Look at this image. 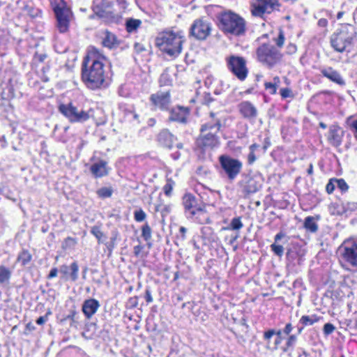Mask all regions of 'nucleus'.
<instances>
[{"mask_svg": "<svg viewBox=\"0 0 357 357\" xmlns=\"http://www.w3.org/2000/svg\"><path fill=\"white\" fill-rule=\"evenodd\" d=\"M50 3L56 19V26L60 33L68 30L73 13L64 0H51Z\"/></svg>", "mask_w": 357, "mask_h": 357, "instance_id": "0eeeda50", "label": "nucleus"}, {"mask_svg": "<svg viewBox=\"0 0 357 357\" xmlns=\"http://www.w3.org/2000/svg\"><path fill=\"white\" fill-rule=\"evenodd\" d=\"M228 68L235 75L238 79L243 81L248 75L245 60L238 56H231L227 59Z\"/></svg>", "mask_w": 357, "mask_h": 357, "instance_id": "f8f14e48", "label": "nucleus"}, {"mask_svg": "<svg viewBox=\"0 0 357 357\" xmlns=\"http://www.w3.org/2000/svg\"><path fill=\"white\" fill-rule=\"evenodd\" d=\"M70 273L69 274V279L75 282L78 278V273H79V266L77 262H73L71 264L70 266Z\"/></svg>", "mask_w": 357, "mask_h": 357, "instance_id": "2f4dec72", "label": "nucleus"}, {"mask_svg": "<svg viewBox=\"0 0 357 357\" xmlns=\"http://www.w3.org/2000/svg\"><path fill=\"white\" fill-rule=\"evenodd\" d=\"M343 259L353 266H357V243L351 242L343 246Z\"/></svg>", "mask_w": 357, "mask_h": 357, "instance_id": "2eb2a0df", "label": "nucleus"}, {"mask_svg": "<svg viewBox=\"0 0 357 357\" xmlns=\"http://www.w3.org/2000/svg\"><path fill=\"white\" fill-rule=\"evenodd\" d=\"M135 49L137 52H140L144 50V48L142 47V45L138 43L135 45Z\"/></svg>", "mask_w": 357, "mask_h": 357, "instance_id": "338daca9", "label": "nucleus"}, {"mask_svg": "<svg viewBox=\"0 0 357 357\" xmlns=\"http://www.w3.org/2000/svg\"><path fill=\"white\" fill-rule=\"evenodd\" d=\"M142 24V21L137 19L130 18L126 20V30L129 33L134 32Z\"/></svg>", "mask_w": 357, "mask_h": 357, "instance_id": "393cba45", "label": "nucleus"}, {"mask_svg": "<svg viewBox=\"0 0 357 357\" xmlns=\"http://www.w3.org/2000/svg\"><path fill=\"white\" fill-rule=\"evenodd\" d=\"M187 231V229L184 227H181L179 228V232L181 234V238L183 240L185 238V233Z\"/></svg>", "mask_w": 357, "mask_h": 357, "instance_id": "13d9d810", "label": "nucleus"}, {"mask_svg": "<svg viewBox=\"0 0 357 357\" xmlns=\"http://www.w3.org/2000/svg\"><path fill=\"white\" fill-rule=\"evenodd\" d=\"M318 321L316 316H307L303 315L299 320V323L303 325V326H312Z\"/></svg>", "mask_w": 357, "mask_h": 357, "instance_id": "7c9ffc66", "label": "nucleus"}, {"mask_svg": "<svg viewBox=\"0 0 357 357\" xmlns=\"http://www.w3.org/2000/svg\"><path fill=\"white\" fill-rule=\"evenodd\" d=\"M260 188L261 185L253 178H250L243 186V192L245 195H248L257 192Z\"/></svg>", "mask_w": 357, "mask_h": 357, "instance_id": "5701e85b", "label": "nucleus"}, {"mask_svg": "<svg viewBox=\"0 0 357 357\" xmlns=\"http://www.w3.org/2000/svg\"><path fill=\"white\" fill-rule=\"evenodd\" d=\"M145 299L147 303H150L153 302V298L151 294V291L149 289H146L145 293Z\"/></svg>", "mask_w": 357, "mask_h": 357, "instance_id": "5fc2aeb1", "label": "nucleus"}, {"mask_svg": "<svg viewBox=\"0 0 357 357\" xmlns=\"http://www.w3.org/2000/svg\"><path fill=\"white\" fill-rule=\"evenodd\" d=\"M321 74L324 77L328 78L331 82L341 86H344L346 84V82L343 77L341 76L339 72L334 70L331 67H328L321 70Z\"/></svg>", "mask_w": 357, "mask_h": 357, "instance_id": "a211bd4d", "label": "nucleus"}, {"mask_svg": "<svg viewBox=\"0 0 357 357\" xmlns=\"http://www.w3.org/2000/svg\"><path fill=\"white\" fill-rule=\"evenodd\" d=\"M59 111L67 118L70 123H84L90 118L89 111L79 109L71 102L60 105Z\"/></svg>", "mask_w": 357, "mask_h": 357, "instance_id": "1a4fd4ad", "label": "nucleus"}, {"mask_svg": "<svg viewBox=\"0 0 357 357\" xmlns=\"http://www.w3.org/2000/svg\"><path fill=\"white\" fill-rule=\"evenodd\" d=\"M343 131L338 126H332L330 127L328 140L334 146H339L342 143Z\"/></svg>", "mask_w": 357, "mask_h": 357, "instance_id": "6ab92c4d", "label": "nucleus"}, {"mask_svg": "<svg viewBox=\"0 0 357 357\" xmlns=\"http://www.w3.org/2000/svg\"><path fill=\"white\" fill-rule=\"evenodd\" d=\"M257 56L259 62L269 68L274 66L282 59L281 52L273 45L264 43L257 49Z\"/></svg>", "mask_w": 357, "mask_h": 357, "instance_id": "6e6552de", "label": "nucleus"}, {"mask_svg": "<svg viewBox=\"0 0 357 357\" xmlns=\"http://www.w3.org/2000/svg\"><path fill=\"white\" fill-rule=\"evenodd\" d=\"M276 331L275 329H269L264 332V339L266 341L270 340V339L275 335Z\"/></svg>", "mask_w": 357, "mask_h": 357, "instance_id": "de8ad7c7", "label": "nucleus"}, {"mask_svg": "<svg viewBox=\"0 0 357 357\" xmlns=\"http://www.w3.org/2000/svg\"><path fill=\"white\" fill-rule=\"evenodd\" d=\"M142 248L139 245H137L134 247V252L135 255H138L141 251Z\"/></svg>", "mask_w": 357, "mask_h": 357, "instance_id": "774afa93", "label": "nucleus"}, {"mask_svg": "<svg viewBox=\"0 0 357 357\" xmlns=\"http://www.w3.org/2000/svg\"><path fill=\"white\" fill-rule=\"evenodd\" d=\"M280 96L282 98H293L292 91L289 88H282L280 91Z\"/></svg>", "mask_w": 357, "mask_h": 357, "instance_id": "a19ab883", "label": "nucleus"}, {"mask_svg": "<svg viewBox=\"0 0 357 357\" xmlns=\"http://www.w3.org/2000/svg\"><path fill=\"white\" fill-rule=\"evenodd\" d=\"M150 100L155 108L167 109L171 101L169 92L158 91L151 96Z\"/></svg>", "mask_w": 357, "mask_h": 357, "instance_id": "4468645a", "label": "nucleus"}, {"mask_svg": "<svg viewBox=\"0 0 357 357\" xmlns=\"http://www.w3.org/2000/svg\"><path fill=\"white\" fill-rule=\"evenodd\" d=\"M47 321V319L45 317H40L39 318L37 319L36 320V323L38 324V325H42L44 323H45V321Z\"/></svg>", "mask_w": 357, "mask_h": 357, "instance_id": "052dcab7", "label": "nucleus"}, {"mask_svg": "<svg viewBox=\"0 0 357 357\" xmlns=\"http://www.w3.org/2000/svg\"><path fill=\"white\" fill-rule=\"evenodd\" d=\"M173 135L167 130H162L158 136V141L164 146H169L172 142Z\"/></svg>", "mask_w": 357, "mask_h": 357, "instance_id": "b1692460", "label": "nucleus"}, {"mask_svg": "<svg viewBox=\"0 0 357 357\" xmlns=\"http://www.w3.org/2000/svg\"><path fill=\"white\" fill-rule=\"evenodd\" d=\"M284 236V234L282 232H280V233L277 234L274 238L275 243H276L278 241L282 239Z\"/></svg>", "mask_w": 357, "mask_h": 357, "instance_id": "bf43d9fd", "label": "nucleus"}, {"mask_svg": "<svg viewBox=\"0 0 357 357\" xmlns=\"http://www.w3.org/2000/svg\"><path fill=\"white\" fill-rule=\"evenodd\" d=\"M189 114L190 109L188 107L176 106L170 109L169 120L185 123Z\"/></svg>", "mask_w": 357, "mask_h": 357, "instance_id": "f3484780", "label": "nucleus"}, {"mask_svg": "<svg viewBox=\"0 0 357 357\" xmlns=\"http://www.w3.org/2000/svg\"><path fill=\"white\" fill-rule=\"evenodd\" d=\"M297 340V337L295 335H290L286 342V348L283 349L284 351H287L289 348L292 347Z\"/></svg>", "mask_w": 357, "mask_h": 357, "instance_id": "ea45409f", "label": "nucleus"}, {"mask_svg": "<svg viewBox=\"0 0 357 357\" xmlns=\"http://www.w3.org/2000/svg\"><path fill=\"white\" fill-rule=\"evenodd\" d=\"M275 41L279 47H282L284 43V36L282 31H280L278 37L275 40Z\"/></svg>", "mask_w": 357, "mask_h": 357, "instance_id": "c03bdc74", "label": "nucleus"}, {"mask_svg": "<svg viewBox=\"0 0 357 357\" xmlns=\"http://www.w3.org/2000/svg\"><path fill=\"white\" fill-rule=\"evenodd\" d=\"M102 43L104 47L109 49L115 48L119 45V40L116 36L114 33L107 31L104 33Z\"/></svg>", "mask_w": 357, "mask_h": 357, "instance_id": "4be33fe9", "label": "nucleus"}, {"mask_svg": "<svg viewBox=\"0 0 357 357\" xmlns=\"http://www.w3.org/2000/svg\"><path fill=\"white\" fill-rule=\"evenodd\" d=\"M324 333L326 335H331L335 330V327L331 323H327L324 326Z\"/></svg>", "mask_w": 357, "mask_h": 357, "instance_id": "79ce46f5", "label": "nucleus"}, {"mask_svg": "<svg viewBox=\"0 0 357 357\" xmlns=\"http://www.w3.org/2000/svg\"><path fill=\"white\" fill-rule=\"evenodd\" d=\"M335 187V182L334 181V178L331 179L330 181L328 183L326 187V192L328 194L332 193L334 191Z\"/></svg>", "mask_w": 357, "mask_h": 357, "instance_id": "49530a36", "label": "nucleus"}, {"mask_svg": "<svg viewBox=\"0 0 357 357\" xmlns=\"http://www.w3.org/2000/svg\"><path fill=\"white\" fill-rule=\"evenodd\" d=\"M142 236L146 241L151 238V229L148 223L144 224L142 227Z\"/></svg>", "mask_w": 357, "mask_h": 357, "instance_id": "f704fd0d", "label": "nucleus"}, {"mask_svg": "<svg viewBox=\"0 0 357 357\" xmlns=\"http://www.w3.org/2000/svg\"><path fill=\"white\" fill-rule=\"evenodd\" d=\"M292 330H293V326H292L291 324L288 323L286 324L285 327L284 328L283 331H282V332L283 333H284L285 335H289L290 334V333L292 331Z\"/></svg>", "mask_w": 357, "mask_h": 357, "instance_id": "603ef678", "label": "nucleus"}, {"mask_svg": "<svg viewBox=\"0 0 357 357\" xmlns=\"http://www.w3.org/2000/svg\"><path fill=\"white\" fill-rule=\"evenodd\" d=\"M167 76H168V75L166 74V73H163V74L161 75L160 78V82L161 84H167V83L166 82H163V80L167 79Z\"/></svg>", "mask_w": 357, "mask_h": 357, "instance_id": "680f3d73", "label": "nucleus"}, {"mask_svg": "<svg viewBox=\"0 0 357 357\" xmlns=\"http://www.w3.org/2000/svg\"><path fill=\"white\" fill-rule=\"evenodd\" d=\"M280 3L278 0H252L251 13L254 16L262 17L264 14L271 13L279 10Z\"/></svg>", "mask_w": 357, "mask_h": 357, "instance_id": "9d476101", "label": "nucleus"}, {"mask_svg": "<svg viewBox=\"0 0 357 357\" xmlns=\"http://www.w3.org/2000/svg\"><path fill=\"white\" fill-rule=\"evenodd\" d=\"M99 307L100 303L97 300L90 298L84 302L82 312L88 319H90L97 312Z\"/></svg>", "mask_w": 357, "mask_h": 357, "instance_id": "aec40b11", "label": "nucleus"}, {"mask_svg": "<svg viewBox=\"0 0 357 357\" xmlns=\"http://www.w3.org/2000/svg\"><path fill=\"white\" fill-rule=\"evenodd\" d=\"M183 205L188 217L196 216V219L201 224L209 222L204 205L192 194L186 193L183 195Z\"/></svg>", "mask_w": 357, "mask_h": 357, "instance_id": "423d86ee", "label": "nucleus"}, {"mask_svg": "<svg viewBox=\"0 0 357 357\" xmlns=\"http://www.w3.org/2000/svg\"><path fill=\"white\" fill-rule=\"evenodd\" d=\"M174 183L172 179H167L166 184L164 186V192L165 194L167 196L171 195L172 191L173 190Z\"/></svg>", "mask_w": 357, "mask_h": 357, "instance_id": "58836bf2", "label": "nucleus"}, {"mask_svg": "<svg viewBox=\"0 0 357 357\" xmlns=\"http://www.w3.org/2000/svg\"><path fill=\"white\" fill-rule=\"evenodd\" d=\"M257 160V157L253 152H250L248 156V162L249 165L253 164Z\"/></svg>", "mask_w": 357, "mask_h": 357, "instance_id": "864d4df0", "label": "nucleus"}, {"mask_svg": "<svg viewBox=\"0 0 357 357\" xmlns=\"http://www.w3.org/2000/svg\"><path fill=\"white\" fill-rule=\"evenodd\" d=\"M47 55L45 54H39L36 52L34 55V59L39 62H43L46 59Z\"/></svg>", "mask_w": 357, "mask_h": 357, "instance_id": "3c124183", "label": "nucleus"}, {"mask_svg": "<svg viewBox=\"0 0 357 357\" xmlns=\"http://www.w3.org/2000/svg\"><path fill=\"white\" fill-rule=\"evenodd\" d=\"M282 332L281 330L276 331L275 335H277V338L275 341V348H277L278 345H279L282 342Z\"/></svg>", "mask_w": 357, "mask_h": 357, "instance_id": "8fccbe9b", "label": "nucleus"}, {"mask_svg": "<svg viewBox=\"0 0 357 357\" xmlns=\"http://www.w3.org/2000/svg\"><path fill=\"white\" fill-rule=\"evenodd\" d=\"M264 86L266 90H269L271 94L276 93L277 87L272 82H266Z\"/></svg>", "mask_w": 357, "mask_h": 357, "instance_id": "a18cd8bd", "label": "nucleus"}, {"mask_svg": "<svg viewBox=\"0 0 357 357\" xmlns=\"http://www.w3.org/2000/svg\"><path fill=\"white\" fill-rule=\"evenodd\" d=\"M113 190L111 188L103 187L97 190V195L99 197L105 199L110 197Z\"/></svg>", "mask_w": 357, "mask_h": 357, "instance_id": "72a5a7b5", "label": "nucleus"}, {"mask_svg": "<svg viewBox=\"0 0 357 357\" xmlns=\"http://www.w3.org/2000/svg\"><path fill=\"white\" fill-rule=\"evenodd\" d=\"M32 259V256L28 250H22L17 256V261L21 262L22 266L28 264Z\"/></svg>", "mask_w": 357, "mask_h": 357, "instance_id": "cd10ccee", "label": "nucleus"}, {"mask_svg": "<svg viewBox=\"0 0 357 357\" xmlns=\"http://www.w3.org/2000/svg\"><path fill=\"white\" fill-rule=\"evenodd\" d=\"M170 210L171 208L169 205L160 202L155 204V211L160 213L162 217L167 215L170 213Z\"/></svg>", "mask_w": 357, "mask_h": 357, "instance_id": "c756f323", "label": "nucleus"}, {"mask_svg": "<svg viewBox=\"0 0 357 357\" xmlns=\"http://www.w3.org/2000/svg\"><path fill=\"white\" fill-rule=\"evenodd\" d=\"M211 24L203 19L196 20L191 26L190 34L198 40H205L211 33Z\"/></svg>", "mask_w": 357, "mask_h": 357, "instance_id": "ddd939ff", "label": "nucleus"}, {"mask_svg": "<svg viewBox=\"0 0 357 357\" xmlns=\"http://www.w3.org/2000/svg\"><path fill=\"white\" fill-rule=\"evenodd\" d=\"M304 227L311 232H315L318 229V225L312 216H308L305 219Z\"/></svg>", "mask_w": 357, "mask_h": 357, "instance_id": "bb28decb", "label": "nucleus"}, {"mask_svg": "<svg viewBox=\"0 0 357 357\" xmlns=\"http://www.w3.org/2000/svg\"><path fill=\"white\" fill-rule=\"evenodd\" d=\"M184 41L181 31H167L158 34L155 38V45L162 52L176 57L181 54Z\"/></svg>", "mask_w": 357, "mask_h": 357, "instance_id": "7ed1b4c3", "label": "nucleus"}, {"mask_svg": "<svg viewBox=\"0 0 357 357\" xmlns=\"http://www.w3.org/2000/svg\"><path fill=\"white\" fill-rule=\"evenodd\" d=\"M211 120L203 124L200 128V135L197 139L196 143L198 147L202 149H212L218 144L219 140L217 135L223 120L220 113H210Z\"/></svg>", "mask_w": 357, "mask_h": 357, "instance_id": "f03ea898", "label": "nucleus"}, {"mask_svg": "<svg viewBox=\"0 0 357 357\" xmlns=\"http://www.w3.org/2000/svg\"><path fill=\"white\" fill-rule=\"evenodd\" d=\"M220 163L228 178L231 181L236 178L243 167V163L240 160L227 155H221Z\"/></svg>", "mask_w": 357, "mask_h": 357, "instance_id": "9b49d317", "label": "nucleus"}, {"mask_svg": "<svg viewBox=\"0 0 357 357\" xmlns=\"http://www.w3.org/2000/svg\"><path fill=\"white\" fill-rule=\"evenodd\" d=\"M91 172L96 177H102L108 174L107 162L104 160H100L91 167Z\"/></svg>", "mask_w": 357, "mask_h": 357, "instance_id": "412c9836", "label": "nucleus"}, {"mask_svg": "<svg viewBox=\"0 0 357 357\" xmlns=\"http://www.w3.org/2000/svg\"><path fill=\"white\" fill-rule=\"evenodd\" d=\"M105 57L98 50L91 51L82 64V77L84 82L92 89L100 87L105 81L103 61Z\"/></svg>", "mask_w": 357, "mask_h": 357, "instance_id": "f257e3e1", "label": "nucleus"}, {"mask_svg": "<svg viewBox=\"0 0 357 357\" xmlns=\"http://www.w3.org/2000/svg\"><path fill=\"white\" fill-rule=\"evenodd\" d=\"M259 147V145L257 144H252L251 146H250L249 149H250V152H253L255 153V150Z\"/></svg>", "mask_w": 357, "mask_h": 357, "instance_id": "69168bd1", "label": "nucleus"}, {"mask_svg": "<svg viewBox=\"0 0 357 357\" xmlns=\"http://www.w3.org/2000/svg\"><path fill=\"white\" fill-rule=\"evenodd\" d=\"M271 250L278 257L282 256L284 253V248L282 245H278L275 243L271 245Z\"/></svg>", "mask_w": 357, "mask_h": 357, "instance_id": "e433bc0d", "label": "nucleus"}, {"mask_svg": "<svg viewBox=\"0 0 357 357\" xmlns=\"http://www.w3.org/2000/svg\"><path fill=\"white\" fill-rule=\"evenodd\" d=\"M91 233L96 236L99 243H104L106 239V236L101 231L100 227L93 226L91 229Z\"/></svg>", "mask_w": 357, "mask_h": 357, "instance_id": "c85d7f7f", "label": "nucleus"}, {"mask_svg": "<svg viewBox=\"0 0 357 357\" xmlns=\"http://www.w3.org/2000/svg\"><path fill=\"white\" fill-rule=\"evenodd\" d=\"M57 274H58V269L56 268H53L51 269L47 278L49 279L55 278L57 275Z\"/></svg>", "mask_w": 357, "mask_h": 357, "instance_id": "6e6d98bb", "label": "nucleus"}, {"mask_svg": "<svg viewBox=\"0 0 357 357\" xmlns=\"http://www.w3.org/2000/svg\"><path fill=\"white\" fill-rule=\"evenodd\" d=\"M146 218V213L142 209H138L134 211V218L137 222H142Z\"/></svg>", "mask_w": 357, "mask_h": 357, "instance_id": "c9c22d12", "label": "nucleus"}, {"mask_svg": "<svg viewBox=\"0 0 357 357\" xmlns=\"http://www.w3.org/2000/svg\"><path fill=\"white\" fill-rule=\"evenodd\" d=\"M328 24V21L326 19L321 18L318 21V25L321 27H325Z\"/></svg>", "mask_w": 357, "mask_h": 357, "instance_id": "4d7b16f0", "label": "nucleus"}, {"mask_svg": "<svg viewBox=\"0 0 357 357\" xmlns=\"http://www.w3.org/2000/svg\"><path fill=\"white\" fill-rule=\"evenodd\" d=\"M68 266L67 265H62L60 266L59 272L63 275V278L65 280H69V271H68Z\"/></svg>", "mask_w": 357, "mask_h": 357, "instance_id": "37998d69", "label": "nucleus"}, {"mask_svg": "<svg viewBox=\"0 0 357 357\" xmlns=\"http://www.w3.org/2000/svg\"><path fill=\"white\" fill-rule=\"evenodd\" d=\"M212 101V98L211 97V95L209 93L206 94L204 97V102L207 104H208L210 102Z\"/></svg>", "mask_w": 357, "mask_h": 357, "instance_id": "0e129e2a", "label": "nucleus"}, {"mask_svg": "<svg viewBox=\"0 0 357 357\" xmlns=\"http://www.w3.org/2000/svg\"><path fill=\"white\" fill-rule=\"evenodd\" d=\"M276 87L278 86V85L280 83V77L276 76L273 78V82H272Z\"/></svg>", "mask_w": 357, "mask_h": 357, "instance_id": "e2e57ef3", "label": "nucleus"}, {"mask_svg": "<svg viewBox=\"0 0 357 357\" xmlns=\"http://www.w3.org/2000/svg\"><path fill=\"white\" fill-rule=\"evenodd\" d=\"M11 271L3 266L0 265V284H4L9 282L11 277Z\"/></svg>", "mask_w": 357, "mask_h": 357, "instance_id": "a878e982", "label": "nucleus"}, {"mask_svg": "<svg viewBox=\"0 0 357 357\" xmlns=\"http://www.w3.org/2000/svg\"><path fill=\"white\" fill-rule=\"evenodd\" d=\"M238 110L240 114L250 121L257 118L258 111L256 107L249 101H243L238 105Z\"/></svg>", "mask_w": 357, "mask_h": 357, "instance_id": "dca6fc26", "label": "nucleus"}, {"mask_svg": "<svg viewBox=\"0 0 357 357\" xmlns=\"http://www.w3.org/2000/svg\"><path fill=\"white\" fill-rule=\"evenodd\" d=\"M334 181L335 182V184L342 191L346 192L347 191L349 186L347 183L345 182V181L342 178H334Z\"/></svg>", "mask_w": 357, "mask_h": 357, "instance_id": "4c0bfd02", "label": "nucleus"}, {"mask_svg": "<svg viewBox=\"0 0 357 357\" xmlns=\"http://www.w3.org/2000/svg\"><path fill=\"white\" fill-rule=\"evenodd\" d=\"M220 27L225 33L241 36L245 32V21L239 15L227 11L220 15Z\"/></svg>", "mask_w": 357, "mask_h": 357, "instance_id": "20e7f679", "label": "nucleus"}, {"mask_svg": "<svg viewBox=\"0 0 357 357\" xmlns=\"http://www.w3.org/2000/svg\"><path fill=\"white\" fill-rule=\"evenodd\" d=\"M350 128L353 132L354 138L357 140V119L351 122Z\"/></svg>", "mask_w": 357, "mask_h": 357, "instance_id": "09e8293b", "label": "nucleus"}, {"mask_svg": "<svg viewBox=\"0 0 357 357\" xmlns=\"http://www.w3.org/2000/svg\"><path fill=\"white\" fill-rule=\"evenodd\" d=\"M354 31L351 25L344 24L331 35L330 43L335 51L340 53L349 52L347 48L355 37Z\"/></svg>", "mask_w": 357, "mask_h": 357, "instance_id": "39448f33", "label": "nucleus"}, {"mask_svg": "<svg viewBox=\"0 0 357 357\" xmlns=\"http://www.w3.org/2000/svg\"><path fill=\"white\" fill-rule=\"evenodd\" d=\"M243 227V225L241 220L240 217L234 218L231 220L229 226L227 228H224L225 229H232V230H239Z\"/></svg>", "mask_w": 357, "mask_h": 357, "instance_id": "473e14b6", "label": "nucleus"}]
</instances>
